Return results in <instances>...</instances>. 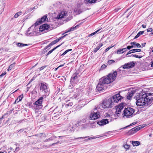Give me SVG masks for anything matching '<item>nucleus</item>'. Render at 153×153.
<instances>
[{
    "mask_svg": "<svg viewBox=\"0 0 153 153\" xmlns=\"http://www.w3.org/2000/svg\"><path fill=\"white\" fill-rule=\"evenodd\" d=\"M136 104L138 106L149 105L153 100V93H147L144 94H139L136 97Z\"/></svg>",
    "mask_w": 153,
    "mask_h": 153,
    "instance_id": "f257e3e1",
    "label": "nucleus"
},
{
    "mask_svg": "<svg viewBox=\"0 0 153 153\" xmlns=\"http://www.w3.org/2000/svg\"><path fill=\"white\" fill-rule=\"evenodd\" d=\"M117 76V72L115 71L113 73L109 74L106 77H104L100 79V81L104 85L110 83L114 81Z\"/></svg>",
    "mask_w": 153,
    "mask_h": 153,
    "instance_id": "f03ea898",
    "label": "nucleus"
},
{
    "mask_svg": "<svg viewBox=\"0 0 153 153\" xmlns=\"http://www.w3.org/2000/svg\"><path fill=\"white\" fill-rule=\"evenodd\" d=\"M100 117V114L99 111L98 110L97 108H95L91 111L89 118L91 120H95Z\"/></svg>",
    "mask_w": 153,
    "mask_h": 153,
    "instance_id": "7ed1b4c3",
    "label": "nucleus"
},
{
    "mask_svg": "<svg viewBox=\"0 0 153 153\" xmlns=\"http://www.w3.org/2000/svg\"><path fill=\"white\" fill-rule=\"evenodd\" d=\"M35 25H33L29 27L27 32V35L28 36H33L37 35V29Z\"/></svg>",
    "mask_w": 153,
    "mask_h": 153,
    "instance_id": "20e7f679",
    "label": "nucleus"
},
{
    "mask_svg": "<svg viewBox=\"0 0 153 153\" xmlns=\"http://www.w3.org/2000/svg\"><path fill=\"white\" fill-rule=\"evenodd\" d=\"M113 103L112 100L111 99L104 100L102 103L99 105L102 106V108H109L112 106Z\"/></svg>",
    "mask_w": 153,
    "mask_h": 153,
    "instance_id": "39448f33",
    "label": "nucleus"
},
{
    "mask_svg": "<svg viewBox=\"0 0 153 153\" xmlns=\"http://www.w3.org/2000/svg\"><path fill=\"white\" fill-rule=\"evenodd\" d=\"M134 112V110L131 108H125L123 111V116H126L127 117H130Z\"/></svg>",
    "mask_w": 153,
    "mask_h": 153,
    "instance_id": "423d86ee",
    "label": "nucleus"
},
{
    "mask_svg": "<svg viewBox=\"0 0 153 153\" xmlns=\"http://www.w3.org/2000/svg\"><path fill=\"white\" fill-rule=\"evenodd\" d=\"M40 90L44 91V93L46 94V95H48L49 94V89L46 83H41Z\"/></svg>",
    "mask_w": 153,
    "mask_h": 153,
    "instance_id": "0eeeda50",
    "label": "nucleus"
},
{
    "mask_svg": "<svg viewBox=\"0 0 153 153\" xmlns=\"http://www.w3.org/2000/svg\"><path fill=\"white\" fill-rule=\"evenodd\" d=\"M124 106L123 104H120L116 107V111L114 114L115 117H119L121 113V111L123 109Z\"/></svg>",
    "mask_w": 153,
    "mask_h": 153,
    "instance_id": "6e6552de",
    "label": "nucleus"
},
{
    "mask_svg": "<svg viewBox=\"0 0 153 153\" xmlns=\"http://www.w3.org/2000/svg\"><path fill=\"white\" fill-rule=\"evenodd\" d=\"M43 99V97H40L34 103V104L36 105V108L37 109H39L42 108V102Z\"/></svg>",
    "mask_w": 153,
    "mask_h": 153,
    "instance_id": "1a4fd4ad",
    "label": "nucleus"
},
{
    "mask_svg": "<svg viewBox=\"0 0 153 153\" xmlns=\"http://www.w3.org/2000/svg\"><path fill=\"white\" fill-rule=\"evenodd\" d=\"M120 92H119L117 94L114 95L111 100L114 102L118 103L119 102H120L123 97L121 96L120 94Z\"/></svg>",
    "mask_w": 153,
    "mask_h": 153,
    "instance_id": "9d476101",
    "label": "nucleus"
},
{
    "mask_svg": "<svg viewBox=\"0 0 153 153\" xmlns=\"http://www.w3.org/2000/svg\"><path fill=\"white\" fill-rule=\"evenodd\" d=\"M48 19L47 18V16L45 15L43 17H42L41 19H39L34 24L35 26H36L37 25L41 24L43 22L47 21Z\"/></svg>",
    "mask_w": 153,
    "mask_h": 153,
    "instance_id": "9b49d317",
    "label": "nucleus"
},
{
    "mask_svg": "<svg viewBox=\"0 0 153 153\" xmlns=\"http://www.w3.org/2000/svg\"><path fill=\"white\" fill-rule=\"evenodd\" d=\"M67 13L65 11H61L59 13L55 19L58 20H61L67 16Z\"/></svg>",
    "mask_w": 153,
    "mask_h": 153,
    "instance_id": "f8f14e48",
    "label": "nucleus"
},
{
    "mask_svg": "<svg viewBox=\"0 0 153 153\" xmlns=\"http://www.w3.org/2000/svg\"><path fill=\"white\" fill-rule=\"evenodd\" d=\"M135 65V63L134 62H128L125 65H122V67L124 69L134 67Z\"/></svg>",
    "mask_w": 153,
    "mask_h": 153,
    "instance_id": "ddd939ff",
    "label": "nucleus"
},
{
    "mask_svg": "<svg viewBox=\"0 0 153 153\" xmlns=\"http://www.w3.org/2000/svg\"><path fill=\"white\" fill-rule=\"evenodd\" d=\"M50 27V26L46 24H44L41 26L39 28V30L40 32L44 31L47 30Z\"/></svg>",
    "mask_w": 153,
    "mask_h": 153,
    "instance_id": "4468645a",
    "label": "nucleus"
},
{
    "mask_svg": "<svg viewBox=\"0 0 153 153\" xmlns=\"http://www.w3.org/2000/svg\"><path fill=\"white\" fill-rule=\"evenodd\" d=\"M104 85L100 81L97 86L96 89L98 91H100L103 89Z\"/></svg>",
    "mask_w": 153,
    "mask_h": 153,
    "instance_id": "2eb2a0df",
    "label": "nucleus"
},
{
    "mask_svg": "<svg viewBox=\"0 0 153 153\" xmlns=\"http://www.w3.org/2000/svg\"><path fill=\"white\" fill-rule=\"evenodd\" d=\"M108 121L107 119H102L97 122V124L100 126H103L108 123Z\"/></svg>",
    "mask_w": 153,
    "mask_h": 153,
    "instance_id": "dca6fc26",
    "label": "nucleus"
},
{
    "mask_svg": "<svg viewBox=\"0 0 153 153\" xmlns=\"http://www.w3.org/2000/svg\"><path fill=\"white\" fill-rule=\"evenodd\" d=\"M74 11L76 14H79L82 12L80 10V6L79 4H78L77 6L74 9Z\"/></svg>",
    "mask_w": 153,
    "mask_h": 153,
    "instance_id": "f3484780",
    "label": "nucleus"
},
{
    "mask_svg": "<svg viewBox=\"0 0 153 153\" xmlns=\"http://www.w3.org/2000/svg\"><path fill=\"white\" fill-rule=\"evenodd\" d=\"M141 128L138 126H137L135 128H133L130 130V131L132 134H134L136 132L140 130Z\"/></svg>",
    "mask_w": 153,
    "mask_h": 153,
    "instance_id": "a211bd4d",
    "label": "nucleus"
},
{
    "mask_svg": "<svg viewBox=\"0 0 153 153\" xmlns=\"http://www.w3.org/2000/svg\"><path fill=\"white\" fill-rule=\"evenodd\" d=\"M141 50L140 49H133L132 50H130L128 52L127 54L126 55L130 54L131 53H135L136 52H139L141 51Z\"/></svg>",
    "mask_w": 153,
    "mask_h": 153,
    "instance_id": "6ab92c4d",
    "label": "nucleus"
},
{
    "mask_svg": "<svg viewBox=\"0 0 153 153\" xmlns=\"http://www.w3.org/2000/svg\"><path fill=\"white\" fill-rule=\"evenodd\" d=\"M77 77L76 74H74L71 78V82L74 83L75 82V80L77 78Z\"/></svg>",
    "mask_w": 153,
    "mask_h": 153,
    "instance_id": "aec40b11",
    "label": "nucleus"
},
{
    "mask_svg": "<svg viewBox=\"0 0 153 153\" xmlns=\"http://www.w3.org/2000/svg\"><path fill=\"white\" fill-rule=\"evenodd\" d=\"M79 26V25H77L74 27H71L70 28L68 29V30L66 31L65 33L74 31L76 29L78 28Z\"/></svg>",
    "mask_w": 153,
    "mask_h": 153,
    "instance_id": "412c9836",
    "label": "nucleus"
},
{
    "mask_svg": "<svg viewBox=\"0 0 153 153\" xmlns=\"http://www.w3.org/2000/svg\"><path fill=\"white\" fill-rule=\"evenodd\" d=\"M103 45L102 43H100L98 44V45L97 46L96 48H95L94 50V52H96Z\"/></svg>",
    "mask_w": 153,
    "mask_h": 153,
    "instance_id": "4be33fe9",
    "label": "nucleus"
},
{
    "mask_svg": "<svg viewBox=\"0 0 153 153\" xmlns=\"http://www.w3.org/2000/svg\"><path fill=\"white\" fill-rule=\"evenodd\" d=\"M134 92L132 91L130 92H128L127 96V98L128 99L130 100L133 96Z\"/></svg>",
    "mask_w": 153,
    "mask_h": 153,
    "instance_id": "5701e85b",
    "label": "nucleus"
},
{
    "mask_svg": "<svg viewBox=\"0 0 153 153\" xmlns=\"http://www.w3.org/2000/svg\"><path fill=\"white\" fill-rule=\"evenodd\" d=\"M63 44V43H62L60 45H58V46H57L56 47H55L54 48H53V49H52L51 50V51H49L48 52V53H47V56H48V55H49L50 54H51V53L53 51H54L55 49H56L57 48H58V47H59V46H60L62 44Z\"/></svg>",
    "mask_w": 153,
    "mask_h": 153,
    "instance_id": "b1692460",
    "label": "nucleus"
},
{
    "mask_svg": "<svg viewBox=\"0 0 153 153\" xmlns=\"http://www.w3.org/2000/svg\"><path fill=\"white\" fill-rule=\"evenodd\" d=\"M131 45H135V48H140L141 47V45L139 43H137L136 42H132L130 43Z\"/></svg>",
    "mask_w": 153,
    "mask_h": 153,
    "instance_id": "393cba45",
    "label": "nucleus"
},
{
    "mask_svg": "<svg viewBox=\"0 0 153 153\" xmlns=\"http://www.w3.org/2000/svg\"><path fill=\"white\" fill-rule=\"evenodd\" d=\"M140 142L138 141H132V144L134 146H137L140 144Z\"/></svg>",
    "mask_w": 153,
    "mask_h": 153,
    "instance_id": "a878e982",
    "label": "nucleus"
},
{
    "mask_svg": "<svg viewBox=\"0 0 153 153\" xmlns=\"http://www.w3.org/2000/svg\"><path fill=\"white\" fill-rule=\"evenodd\" d=\"M144 31H140L137 34L136 36L134 38V39H136L138 38L139 36H140L141 35L143 34L144 33Z\"/></svg>",
    "mask_w": 153,
    "mask_h": 153,
    "instance_id": "bb28decb",
    "label": "nucleus"
},
{
    "mask_svg": "<svg viewBox=\"0 0 153 153\" xmlns=\"http://www.w3.org/2000/svg\"><path fill=\"white\" fill-rule=\"evenodd\" d=\"M53 112L54 114L59 113H61V111L59 110V108L57 107H56L54 110L53 111Z\"/></svg>",
    "mask_w": 153,
    "mask_h": 153,
    "instance_id": "cd10ccee",
    "label": "nucleus"
},
{
    "mask_svg": "<svg viewBox=\"0 0 153 153\" xmlns=\"http://www.w3.org/2000/svg\"><path fill=\"white\" fill-rule=\"evenodd\" d=\"M22 12L21 11H19L16 13L14 16V17L15 18H18L20 15L22 14Z\"/></svg>",
    "mask_w": 153,
    "mask_h": 153,
    "instance_id": "c85d7f7f",
    "label": "nucleus"
},
{
    "mask_svg": "<svg viewBox=\"0 0 153 153\" xmlns=\"http://www.w3.org/2000/svg\"><path fill=\"white\" fill-rule=\"evenodd\" d=\"M16 45L18 47H22L24 46H27V45L20 43H17Z\"/></svg>",
    "mask_w": 153,
    "mask_h": 153,
    "instance_id": "c756f323",
    "label": "nucleus"
},
{
    "mask_svg": "<svg viewBox=\"0 0 153 153\" xmlns=\"http://www.w3.org/2000/svg\"><path fill=\"white\" fill-rule=\"evenodd\" d=\"M85 1L89 3H94L96 2L97 0H85Z\"/></svg>",
    "mask_w": 153,
    "mask_h": 153,
    "instance_id": "7c9ffc66",
    "label": "nucleus"
},
{
    "mask_svg": "<svg viewBox=\"0 0 153 153\" xmlns=\"http://www.w3.org/2000/svg\"><path fill=\"white\" fill-rule=\"evenodd\" d=\"M67 34H65V35H64L63 36H61L60 37H59L57 39L54 40L56 42V43L58 42L60 40H61L63 38H64L66 35H67Z\"/></svg>",
    "mask_w": 153,
    "mask_h": 153,
    "instance_id": "2f4dec72",
    "label": "nucleus"
},
{
    "mask_svg": "<svg viewBox=\"0 0 153 153\" xmlns=\"http://www.w3.org/2000/svg\"><path fill=\"white\" fill-rule=\"evenodd\" d=\"M73 105L72 102H69L68 103L65 104V107L66 108H68L69 106H71Z\"/></svg>",
    "mask_w": 153,
    "mask_h": 153,
    "instance_id": "473e14b6",
    "label": "nucleus"
},
{
    "mask_svg": "<svg viewBox=\"0 0 153 153\" xmlns=\"http://www.w3.org/2000/svg\"><path fill=\"white\" fill-rule=\"evenodd\" d=\"M14 65L13 64L10 65L8 69H7L8 71H10L12 69V68L14 67Z\"/></svg>",
    "mask_w": 153,
    "mask_h": 153,
    "instance_id": "72a5a7b5",
    "label": "nucleus"
},
{
    "mask_svg": "<svg viewBox=\"0 0 153 153\" xmlns=\"http://www.w3.org/2000/svg\"><path fill=\"white\" fill-rule=\"evenodd\" d=\"M131 56L135 58H141L142 57V56H139L136 54H132L131 55Z\"/></svg>",
    "mask_w": 153,
    "mask_h": 153,
    "instance_id": "f704fd0d",
    "label": "nucleus"
},
{
    "mask_svg": "<svg viewBox=\"0 0 153 153\" xmlns=\"http://www.w3.org/2000/svg\"><path fill=\"white\" fill-rule=\"evenodd\" d=\"M72 50V49H68L65 51L62 54V56H64L68 52L71 51Z\"/></svg>",
    "mask_w": 153,
    "mask_h": 153,
    "instance_id": "c9c22d12",
    "label": "nucleus"
},
{
    "mask_svg": "<svg viewBox=\"0 0 153 153\" xmlns=\"http://www.w3.org/2000/svg\"><path fill=\"white\" fill-rule=\"evenodd\" d=\"M117 54H120L121 53H123V51H122V49H120L117 51Z\"/></svg>",
    "mask_w": 153,
    "mask_h": 153,
    "instance_id": "e433bc0d",
    "label": "nucleus"
},
{
    "mask_svg": "<svg viewBox=\"0 0 153 153\" xmlns=\"http://www.w3.org/2000/svg\"><path fill=\"white\" fill-rule=\"evenodd\" d=\"M100 30V29H99V30H97V31H95V32L93 33H91V34H89V36H92L94 35L97 32H98Z\"/></svg>",
    "mask_w": 153,
    "mask_h": 153,
    "instance_id": "4c0bfd02",
    "label": "nucleus"
},
{
    "mask_svg": "<svg viewBox=\"0 0 153 153\" xmlns=\"http://www.w3.org/2000/svg\"><path fill=\"white\" fill-rule=\"evenodd\" d=\"M23 97V94H22L20 95L18 98L19 99V101H21L22 100V98Z\"/></svg>",
    "mask_w": 153,
    "mask_h": 153,
    "instance_id": "58836bf2",
    "label": "nucleus"
},
{
    "mask_svg": "<svg viewBox=\"0 0 153 153\" xmlns=\"http://www.w3.org/2000/svg\"><path fill=\"white\" fill-rule=\"evenodd\" d=\"M115 62L113 60H110L108 61V64H109L110 65L112 63H113Z\"/></svg>",
    "mask_w": 153,
    "mask_h": 153,
    "instance_id": "ea45409f",
    "label": "nucleus"
},
{
    "mask_svg": "<svg viewBox=\"0 0 153 153\" xmlns=\"http://www.w3.org/2000/svg\"><path fill=\"white\" fill-rule=\"evenodd\" d=\"M56 137L55 136H52V137H50V138H49V139H48L47 140V141H49L50 140H54L55 138H56Z\"/></svg>",
    "mask_w": 153,
    "mask_h": 153,
    "instance_id": "a19ab883",
    "label": "nucleus"
},
{
    "mask_svg": "<svg viewBox=\"0 0 153 153\" xmlns=\"http://www.w3.org/2000/svg\"><path fill=\"white\" fill-rule=\"evenodd\" d=\"M123 146L124 148L127 149H129L130 147L127 144H125Z\"/></svg>",
    "mask_w": 153,
    "mask_h": 153,
    "instance_id": "79ce46f5",
    "label": "nucleus"
},
{
    "mask_svg": "<svg viewBox=\"0 0 153 153\" xmlns=\"http://www.w3.org/2000/svg\"><path fill=\"white\" fill-rule=\"evenodd\" d=\"M86 122V120L85 119H82L81 120H80V121L79 122V123H85Z\"/></svg>",
    "mask_w": 153,
    "mask_h": 153,
    "instance_id": "37998d69",
    "label": "nucleus"
},
{
    "mask_svg": "<svg viewBox=\"0 0 153 153\" xmlns=\"http://www.w3.org/2000/svg\"><path fill=\"white\" fill-rule=\"evenodd\" d=\"M88 137H79L78 138H75L74 137V138L75 139H85V138H87Z\"/></svg>",
    "mask_w": 153,
    "mask_h": 153,
    "instance_id": "c03bdc74",
    "label": "nucleus"
},
{
    "mask_svg": "<svg viewBox=\"0 0 153 153\" xmlns=\"http://www.w3.org/2000/svg\"><path fill=\"white\" fill-rule=\"evenodd\" d=\"M81 108V107L79 105H78L76 107V110H77L79 109H80Z\"/></svg>",
    "mask_w": 153,
    "mask_h": 153,
    "instance_id": "a18cd8bd",
    "label": "nucleus"
},
{
    "mask_svg": "<svg viewBox=\"0 0 153 153\" xmlns=\"http://www.w3.org/2000/svg\"><path fill=\"white\" fill-rule=\"evenodd\" d=\"M97 138V137L96 136H95L94 137H90L88 138V140H91V139H95Z\"/></svg>",
    "mask_w": 153,
    "mask_h": 153,
    "instance_id": "49530a36",
    "label": "nucleus"
},
{
    "mask_svg": "<svg viewBox=\"0 0 153 153\" xmlns=\"http://www.w3.org/2000/svg\"><path fill=\"white\" fill-rule=\"evenodd\" d=\"M6 74V73L5 72L3 73L0 75V78H1L2 76H4Z\"/></svg>",
    "mask_w": 153,
    "mask_h": 153,
    "instance_id": "de8ad7c7",
    "label": "nucleus"
},
{
    "mask_svg": "<svg viewBox=\"0 0 153 153\" xmlns=\"http://www.w3.org/2000/svg\"><path fill=\"white\" fill-rule=\"evenodd\" d=\"M147 32H152V29L151 28H148L147 30Z\"/></svg>",
    "mask_w": 153,
    "mask_h": 153,
    "instance_id": "09e8293b",
    "label": "nucleus"
},
{
    "mask_svg": "<svg viewBox=\"0 0 153 153\" xmlns=\"http://www.w3.org/2000/svg\"><path fill=\"white\" fill-rule=\"evenodd\" d=\"M46 67V66H43L42 67H41L40 68V71H41V70H42L43 69H44V68H45Z\"/></svg>",
    "mask_w": 153,
    "mask_h": 153,
    "instance_id": "8fccbe9b",
    "label": "nucleus"
},
{
    "mask_svg": "<svg viewBox=\"0 0 153 153\" xmlns=\"http://www.w3.org/2000/svg\"><path fill=\"white\" fill-rule=\"evenodd\" d=\"M51 43V44L52 45H54L56 43V42L55 41V40H54V41H53Z\"/></svg>",
    "mask_w": 153,
    "mask_h": 153,
    "instance_id": "3c124183",
    "label": "nucleus"
},
{
    "mask_svg": "<svg viewBox=\"0 0 153 153\" xmlns=\"http://www.w3.org/2000/svg\"><path fill=\"white\" fill-rule=\"evenodd\" d=\"M106 66L105 65H103L101 67L102 68H106Z\"/></svg>",
    "mask_w": 153,
    "mask_h": 153,
    "instance_id": "603ef678",
    "label": "nucleus"
},
{
    "mask_svg": "<svg viewBox=\"0 0 153 153\" xmlns=\"http://www.w3.org/2000/svg\"><path fill=\"white\" fill-rule=\"evenodd\" d=\"M111 48V47H108L105 50V52H106L107 51H108Z\"/></svg>",
    "mask_w": 153,
    "mask_h": 153,
    "instance_id": "864d4df0",
    "label": "nucleus"
},
{
    "mask_svg": "<svg viewBox=\"0 0 153 153\" xmlns=\"http://www.w3.org/2000/svg\"><path fill=\"white\" fill-rule=\"evenodd\" d=\"M24 129H20V130H19V131H18V132H19V133H20V132H21L22 131H24Z\"/></svg>",
    "mask_w": 153,
    "mask_h": 153,
    "instance_id": "5fc2aeb1",
    "label": "nucleus"
},
{
    "mask_svg": "<svg viewBox=\"0 0 153 153\" xmlns=\"http://www.w3.org/2000/svg\"><path fill=\"white\" fill-rule=\"evenodd\" d=\"M122 49V51H123V53L125 52L127 50V48H124Z\"/></svg>",
    "mask_w": 153,
    "mask_h": 153,
    "instance_id": "6e6d98bb",
    "label": "nucleus"
},
{
    "mask_svg": "<svg viewBox=\"0 0 153 153\" xmlns=\"http://www.w3.org/2000/svg\"><path fill=\"white\" fill-rule=\"evenodd\" d=\"M34 9H35V7H33V8H30V11H31Z\"/></svg>",
    "mask_w": 153,
    "mask_h": 153,
    "instance_id": "4d7b16f0",
    "label": "nucleus"
},
{
    "mask_svg": "<svg viewBox=\"0 0 153 153\" xmlns=\"http://www.w3.org/2000/svg\"><path fill=\"white\" fill-rule=\"evenodd\" d=\"M131 48L130 46H128L127 47V49H128V50H130Z\"/></svg>",
    "mask_w": 153,
    "mask_h": 153,
    "instance_id": "13d9d810",
    "label": "nucleus"
},
{
    "mask_svg": "<svg viewBox=\"0 0 153 153\" xmlns=\"http://www.w3.org/2000/svg\"><path fill=\"white\" fill-rule=\"evenodd\" d=\"M131 45L130 46L131 48H135V46L134 45Z\"/></svg>",
    "mask_w": 153,
    "mask_h": 153,
    "instance_id": "bf43d9fd",
    "label": "nucleus"
},
{
    "mask_svg": "<svg viewBox=\"0 0 153 153\" xmlns=\"http://www.w3.org/2000/svg\"><path fill=\"white\" fill-rule=\"evenodd\" d=\"M136 122L133 123H132L130 125H129V126L133 125L134 124H136Z\"/></svg>",
    "mask_w": 153,
    "mask_h": 153,
    "instance_id": "052dcab7",
    "label": "nucleus"
},
{
    "mask_svg": "<svg viewBox=\"0 0 153 153\" xmlns=\"http://www.w3.org/2000/svg\"><path fill=\"white\" fill-rule=\"evenodd\" d=\"M151 67L153 68V61L152 62H151Z\"/></svg>",
    "mask_w": 153,
    "mask_h": 153,
    "instance_id": "680f3d73",
    "label": "nucleus"
},
{
    "mask_svg": "<svg viewBox=\"0 0 153 153\" xmlns=\"http://www.w3.org/2000/svg\"><path fill=\"white\" fill-rule=\"evenodd\" d=\"M19 150V147H16V149H15V151H18Z\"/></svg>",
    "mask_w": 153,
    "mask_h": 153,
    "instance_id": "e2e57ef3",
    "label": "nucleus"
},
{
    "mask_svg": "<svg viewBox=\"0 0 153 153\" xmlns=\"http://www.w3.org/2000/svg\"><path fill=\"white\" fill-rule=\"evenodd\" d=\"M51 46H52V45L51 44V43H50L49 45H48L47 46V47L48 48L50 47Z\"/></svg>",
    "mask_w": 153,
    "mask_h": 153,
    "instance_id": "0e129e2a",
    "label": "nucleus"
},
{
    "mask_svg": "<svg viewBox=\"0 0 153 153\" xmlns=\"http://www.w3.org/2000/svg\"><path fill=\"white\" fill-rule=\"evenodd\" d=\"M142 27H143V28H145L146 27V25H142Z\"/></svg>",
    "mask_w": 153,
    "mask_h": 153,
    "instance_id": "69168bd1",
    "label": "nucleus"
},
{
    "mask_svg": "<svg viewBox=\"0 0 153 153\" xmlns=\"http://www.w3.org/2000/svg\"><path fill=\"white\" fill-rule=\"evenodd\" d=\"M19 99L17 98V99H16V100L15 102H19L20 101H19Z\"/></svg>",
    "mask_w": 153,
    "mask_h": 153,
    "instance_id": "338daca9",
    "label": "nucleus"
},
{
    "mask_svg": "<svg viewBox=\"0 0 153 153\" xmlns=\"http://www.w3.org/2000/svg\"><path fill=\"white\" fill-rule=\"evenodd\" d=\"M146 44V43H144L143 44H142V45L143 47V46H145V45Z\"/></svg>",
    "mask_w": 153,
    "mask_h": 153,
    "instance_id": "774afa93",
    "label": "nucleus"
}]
</instances>
